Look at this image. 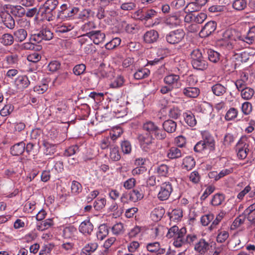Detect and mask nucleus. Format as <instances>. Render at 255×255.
Listing matches in <instances>:
<instances>
[{"mask_svg": "<svg viewBox=\"0 0 255 255\" xmlns=\"http://www.w3.org/2000/svg\"><path fill=\"white\" fill-rule=\"evenodd\" d=\"M110 157L113 161H118L121 158L118 147L112 145L110 147Z\"/></svg>", "mask_w": 255, "mask_h": 255, "instance_id": "49530a36", "label": "nucleus"}, {"mask_svg": "<svg viewBox=\"0 0 255 255\" xmlns=\"http://www.w3.org/2000/svg\"><path fill=\"white\" fill-rule=\"evenodd\" d=\"M196 162L193 157L188 156L183 159L182 168L187 171L191 170L195 166Z\"/></svg>", "mask_w": 255, "mask_h": 255, "instance_id": "5701e85b", "label": "nucleus"}, {"mask_svg": "<svg viewBox=\"0 0 255 255\" xmlns=\"http://www.w3.org/2000/svg\"><path fill=\"white\" fill-rule=\"evenodd\" d=\"M152 135H153L158 140H163L166 137V134L165 131L162 130L157 126L152 133Z\"/></svg>", "mask_w": 255, "mask_h": 255, "instance_id": "5fc2aeb1", "label": "nucleus"}, {"mask_svg": "<svg viewBox=\"0 0 255 255\" xmlns=\"http://www.w3.org/2000/svg\"><path fill=\"white\" fill-rule=\"evenodd\" d=\"M14 110V107L10 104L5 105L0 111V115L3 117H6L10 115Z\"/></svg>", "mask_w": 255, "mask_h": 255, "instance_id": "13d9d810", "label": "nucleus"}, {"mask_svg": "<svg viewBox=\"0 0 255 255\" xmlns=\"http://www.w3.org/2000/svg\"><path fill=\"white\" fill-rule=\"evenodd\" d=\"M211 89L214 94L217 96L223 95L227 91V88L220 83L214 85Z\"/></svg>", "mask_w": 255, "mask_h": 255, "instance_id": "2f4dec72", "label": "nucleus"}, {"mask_svg": "<svg viewBox=\"0 0 255 255\" xmlns=\"http://www.w3.org/2000/svg\"><path fill=\"white\" fill-rule=\"evenodd\" d=\"M128 196L129 200L133 202L140 200L143 197V194L138 189H133L130 191L128 193Z\"/></svg>", "mask_w": 255, "mask_h": 255, "instance_id": "bb28decb", "label": "nucleus"}, {"mask_svg": "<svg viewBox=\"0 0 255 255\" xmlns=\"http://www.w3.org/2000/svg\"><path fill=\"white\" fill-rule=\"evenodd\" d=\"M243 142L241 140H240L237 144V155L238 157L241 159H245L248 153L249 149L248 148V145L244 144L242 146Z\"/></svg>", "mask_w": 255, "mask_h": 255, "instance_id": "aec40b11", "label": "nucleus"}, {"mask_svg": "<svg viewBox=\"0 0 255 255\" xmlns=\"http://www.w3.org/2000/svg\"><path fill=\"white\" fill-rule=\"evenodd\" d=\"M186 229L184 227L181 228L177 233V235L174 238L173 242L174 246L176 248H180L183 246V242L186 234Z\"/></svg>", "mask_w": 255, "mask_h": 255, "instance_id": "6ab92c4d", "label": "nucleus"}, {"mask_svg": "<svg viewBox=\"0 0 255 255\" xmlns=\"http://www.w3.org/2000/svg\"><path fill=\"white\" fill-rule=\"evenodd\" d=\"M183 93L187 97L195 98L199 95L200 90L196 87H188L184 88Z\"/></svg>", "mask_w": 255, "mask_h": 255, "instance_id": "b1692460", "label": "nucleus"}, {"mask_svg": "<svg viewBox=\"0 0 255 255\" xmlns=\"http://www.w3.org/2000/svg\"><path fill=\"white\" fill-rule=\"evenodd\" d=\"M224 199L225 197L223 194H216L212 198L211 204L215 206H219L222 204Z\"/></svg>", "mask_w": 255, "mask_h": 255, "instance_id": "603ef678", "label": "nucleus"}, {"mask_svg": "<svg viewBox=\"0 0 255 255\" xmlns=\"http://www.w3.org/2000/svg\"><path fill=\"white\" fill-rule=\"evenodd\" d=\"M106 204V200L105 198L97 199L95 201L93 206L96 210L99 211L104 208Z\"/></svg>", "mask_w": 255, "mask_h": 255, "instance_id": "680f3d73", "label": "nucleus"}, {"mask_svg": "<svg viewBox=\"0 0 255 255\" xmlns=\"http://www.w3.org/2000/svg\"><path fill=\"white\" fill-rule=\"evenodd\" d=\"M144 41L146 43H153L157 41L159 38L158 32L154 29L146 31L143 36Z\"/></svg>", "mask_w": 255, "mask_h": 255, "instance_id": "2eb2a0df", "label": "nucleus"}, {"mask_svg": "<svg viewBox=\"0 0 255 255\" xmlns=\"http://www.w3.org/2000/svg\"><path fill=\"white\" fill-rule=\"evenodd\" d=\"M238 114V111L237 109L235 108H231L227 112L225 116V119L227 121H232L237 118Z\"/></svg>", "mask_w": 255, "mask_h": 255, "instance_id": "c03bdc74", "label": "nucleus"}, {"mask_svg": "<svg viewBox=\"0 0 255 255\" xmlns=\"http://www.w3.org/2000/svg\"><path fill=\"white\" fill-rule=\"evenodd\" d=\"M79 10L78 7L73 6L69 3H63L58 10L57 19L65 20L77 14Z\"/></svg>", "mask_w": 255, "mask_h": 255, "instance_id": "f03ea898", "label": "nucleus"}, {"mask_svg": "<svg viewBox=\"0 0 255 255\" xmlns=\"http://www.w3.org/2000/svg\"><path fill=\"white\" fill-rule=\"evenodd\" d=\"M162 126L164 130L169 133L174 132L177 127L176 123L171 120L165 121Z\"/></svg>", "mask_w": 255, "mask_h": 255, "instance_id": "cd10ccee", "label": "nucleus"}, {"mask_svg": "<svg viewBox=\"0 0 255 255\" xmlns=\"http://www.w3.org/2000/svg\"><path fill=\"white\" fill-rule=\"evenodd\" d=\"M241 40L250 44L255 41V26L251 27L246 36L241 37Z\"/></svg>", "mask_w": 255, "mask_h": 255, "instance_id": "a878e982", "label": "nucleus"}, {"mask_svg": "<svg viewBox=\"0 0 255 255\" xmlns=\"http://www.w3.org/2000/svg\"><path fill=\"white\" fill-rule=\"evenodd\" d=\"M121 42V39L119 37H115L110 42L106 43L105 47L107 49H113L119 46Z\"/></svg>", "mask_w": 255, "mask_h": 255, "instance_id": "4d7b16f0", "label": "nucleus"}, {"mask_svg": "<svg viewBox=\"0 0 255 255\" xmlns=\"http://www.w3.org/2000/svg\"><path fill=\"white\" fill-rule=\"evenodd\" d=\"M229 233L228 231L221 230H218V234L217 237V241L218 243H222L229 237Z\"/></svg>", "mask_w": 255, "mask_h": 255, "instance_id": "bf43d9fd", "label": "nucleus"}, {"mask_svg": "<svg viewBox=\"0 0 255 255\" xmlns=\"http://www.w3.org/2000/svg\"><path fill=\"white\" fill-rule=\"evenodd\" d=\"M98 248V244L95 243H90L86 245L82 250V255H90L94 252Z\"/></svg>", "mask_w": 255, "mask_h": 255, "instance_id": "f704fd0d", "label": "nucleus"}, {"mask_svg": "<svg viewBox=\"0 0 255 255\" xmlns=\"http://www.w3.org/2000/svg\"><path fill=\"white\" fill-rule=\"evenodd\" d=\"M150 74V71L147 68L138 69L134 74L135 79L140 80L147 77Z\"/></svg>", "mask_w": 255, "mask_h": 255, "instance_id": "e433bc0d", "label": "nucleus"}, {"mask_svg": "<svg viewBox=\"0 0 255 255\" xmlns=\"http://www.w3.org/2000/svg\"><path fill=\"white\" fill-rule=\"evenodd\" d=\"M59 143H51L48 140H43L44 153L46 155H52L56 151L57 145Z\"/></svg>", "mask_w": 255, "mask_h": 255, "instance_id": "a211bd4d", "label": "nucleus"}, {"mask_svg": "<svg viewBox=\"0 0 255 255\" xmlns=\"http://www.w3.org/2000/svg\"><path fill=\"white\" fill-rule=\"evenodd\" d=\"M207 54L209 60L213 63H216L220 59V54L214 50H208Z\"/></svg>", "mask_w": 255, "mask_h": 255, "instance_id": "58836bf2", "label": "nucleus"}, {"mask_svg": "<svg viewBox=\"0 0 255 255\" xmlns=\"http://www.w3.org/2000/svg\"><path fill=\"white\" fill-rule=\"evenodd\" d=\"M94 230V226L89 219L83 221L79 227L80 232L85 235H90Z\"/></svg>", "mask_w": 255, "mask_h": 255, "instance_id": "ddd939ff", "label": "nucleus"}, {"mask_svg": "<svg viewBox=\"0 0 255 255\" xmlns=\"http://www.w3.org/2000/svg\"><path fill=\"white\" fill-rule=\"evenodd\" d=\"M122 26L128 33H133L136 29V25L135 24H128L125 21L122 22Z\"/></svg>", "mask_w": 255, "mask_h": 255, "instance_id": "69168bd1", "label": "nucleus"}, {"mask_svg": "<svg viewBox=\"0 0 255 255\" xmlns=\"http://www.w3.org/2000/svg\"><path fill=\"white\" fill-rule=\"evenodd\" d=\"M198 241L197 236L194 234L185 235L184 241L183 242V246L185 245H195Z\"/></svg>", "mask_w": 255, "mask_h": 255, "instance_id": "c9c22d12", "label": "nucleus"}, {"mask_svg": "<svg viewBox=\"0 0 255 255\" xmlns=\"http://www.w3.org/2000/svg\"><path fill=\"white\" fill-rule=\"evenodd\" d=\"M53 33L47 28H43L38 33L31 36L30 40L39 43L42 40H50L53 37Z\"/></svg>", "mask_w": 255, "mask_h": 255, "instance_id": "39448f33", "label": "nucleus"}, {"mask_svg": "<svg viewBox=\"0 0 255 255\" xmlns=\"http://www.w3.org/2000/svg\"><path fill=\"white\" fill-rule=\"evenodd\" d=\"M191 64L193 67L197 70H204L207 68L208 64L205 60L201 51L198 49H194L191 53Z\"/></svg>", "mask_w": 255, "mask_h": 255, "instance_id": "f257e3e1", "label": "nucleus"}, {"mask_svg": "<svg viewBox=\"0 0 255 255\" xmlns=\"http://www.w3.org/2000/svg\"><path fill=\"white\" fill-rule=\"evenodd\" d=\"M0 42L5 46L11 45L14 42V37L10 33H4L0 37Z\"/></svg>", "mask_w": 255, "mask_h": 255, "instance_id": "c85d7f7f", "label": "nucleus"}, {"mask_svg": "<svg viewBox=\"0 0 255 255\" xmlns=\"http://www.w3.org/2000/svg\"><path fill=\"white\" fill-rule=\"evenodd\" d=\"M58 4L59 1L58 0H47L42 5L53 11H55Z\"/></svg>", "mask_w": 255, "mask_h": 255, "instance_id": "6e6d98bb", "label": "nucleus"}, {"mask_svg": "<svg viewBox=\"0 0 255 255\" xmlns=\"http://www.w3.org/2000/svg\"><path fill=\"white\" fill-rule=\"evenodd\" d=\"M254 93L255 92L253 89L247 87L241 91V96L244 100H249L253 97Z\"/></svg>", "mask_w": 255, "mask_h": 255, "instance_id": "37998d69", "label": "nucleus"}, {"mask_svg": "<svg viewBox=\"0 0 255 255\" xmlns=\"http://www.w3.org/2000/svg\"><path fill=\"white\" fill-rule=\"evenodd\" d=\"M61 66L59 62L56 60L51 61L47 66L48 70L52 72H54L58 70Z\"/></svg>", "mask_w": 255, "mask_h": 255, "instance_id": "338daca9", "label": "nucleus"}, {"mask_svg": "<svg viewBox=\"0 0 255 255\" xmlns=\"http://www.w3.org/2000/svg\"><path fill=\"white\" fill-rule=\"evenodd\" d=\"M235 41H231V40L220 39L218 41V45L221 47L230 50L234 48Z\"/></svg>", "mask_w": 255, "mask_h": 255, "instance_id": "4c0bfd02", "label": "nucleus"}, {"mask_svg": "<svg viewBox=\"0 0 255 255\" xmlns=\"http://www.w3.org/2000/svg\"><path fill=\"white\" fill-rule=\"evenodd\" d=\"M202 140L208 150L213 151L215 149V141L213 136L208 132L204 131L202 132Z\"/></svg>", "mask_w": 255, "mask_h": 255, "instance_id": "1a4fd4ad", "label": "nucleus"}, {"mask_svg": "<svg viewBox=\"0 0 255 255\" xmlns=\"http://www.w3.org/2000/svg\"><path fill=\"white\" fill-rule=\"evenodd\" d=\"M109 234L108 227L105 224H102L99 227L97 237L100 240H103Z\"/></svg>", "mask_w": 255, "mask_h": 255, "instance_id": "72a5a7b5", "label": "nucleus"}, {"mask_svg": "<svg viewBox=\"0 0 255 255\" xmlns=\"http://www.w3.org/2000/svg\"><path fill=\"white\" fill-rule=\"evenodd\" d=\"M86 70V66L83 64L76 65L73 69V73L77 76H79L84 73Z\"/></svg>", "mask_w": 255, "mask_h": 255, "instance_id": "774afa93", "label": "nucleus"}, {"mask_svg": "<svg viewBox=\"0 0 255 255\" xmlns=\"http://www.w3.org/2000/svg\"><path fill=\"white\" fill-rule=\"evenodd\" d=\"M11 13L16 17H22L25 14V9L21 5H13L10 7Z\"/></svg>", "mask_w": 255, "mask_h": 255, "instance_id": "393cba45", "label": "nucleus"}, {"mask_svg": "<svg viewBox=\"0 0 255 255\" xmlns=\"http://www.w3.org/2000/svg\"><path fill=\"white\" fill-rule=\"evenodd\" d=\"M209 244L204 239L198 240L195 244L194 250L197 252L202 255L206 253L209 249Z\"/></svg>", "mask_w": 255, "mask_h": 255, "instance_id": "4468645a", "label": "nucleus"}, {"mask_svg": "<svg viewBox=\"0 0 255 255\" xmlns=\"http://www.w3.org/2000/svg\"><path fill=\"white\" fill-rule=\"evenodd\" d=\"M54 248V245L48 244L42 246L39 255H50L51 251Z\"/></svg>", "mask_w": 255, "mask_h": 255, "instance_id": "052dcab7", "label": "nucleus"}, {"mask_svg": "<svg viewBox=\"0 0 255 255\" xmlns=\"http://www.w3.org/2000/svg\"><path fill=\"white\" fill-rule=\"evenodd\" d=\"M53 224L52 219H47L41 223L40 225H37L36 228L39 231H44L52 227Z\"/></svg>", "mask_w": 255, "mask_h": 255, "instance_id": "de8ad7c7", "label": "nucleus"}, {"mask_svg": "<svg viewBox=\"0 0 255 255\" xmlns=\"http://www.w3.org/2000/svg\"><path fill=\"white\" fill-rule=\"evenodd\" d=\"M138 139L141 148L146 152L149 151L154 147V138L150 134H139Z\"/></svg>", "mask_w": 255, "mask_h": 255, "instance_id": "7ed1b4c3", "label": "nucleus"}, {"mask_svg": "<svg viewBox=\"0 0 255 255\" xmlns=\"http://www.w3.org/2000/svg\"><path fill=\"white\" fill-rule=\"evenodd\" d=\"M185 32L183 29H178L170 31L166 35V39L167 42L172 44L179 43L183 39Z\"/></svg>", "mask_w": 255, "mask_h": 255, "instance_id": "423d86ee", "label": "nucleus"}, {"mask_svg": "<svg viewBox=\"0 0 255 255\" xmlns=\"http://www.w3.org/2000/svg\"><path fill=\"white\" fill-rule=\"evenodd\" d=\"M77 230L73 226L66 227L63 230V236L66 239L71 238L74 236Z\"/></svg>", "mask_w": 255, "mask_h": 255, "instance_id": "3c124183", "label": "nucleus"}, {"mask_svg": "<svg viewBox=\"0 0 255 255\" xmlns=\"http://www.w3.org/2000/svg\"><path fill=\"white\" fill-rule=\"evenodd\" d=\"M167 157L170 159H176L181 157L182 155L181 150L177 147H171L168 150Z\"/></svg>", "mask_w": 255, "mask_h": 255, "instance_id": "c756f323", "label": "nucleus"}, {"mask_svg": "<svg viewBox=\"0 0 255 255\" xmlns=\"http://www.w3.org/2000/svg\"><path fill=\"white\" fill-rule=\"evenodd\" d=\"M173 191V187L171 183L166 181L160 185V190L157 194V197L160 201L167 200Z\"/></svg>", "mask_w": 255, "mask_h": 255, "instance_id": "20e7f679", "label": "nucleus"}, {"mask_svg": "<svg viewBox=\"0 0 255 255\" xmlns=\"http://www.w3.org/2000/svg\"><path fill=\"white\" fill-rule=\"evenodd\" d=\"M83 36H87L93 41L94 44L97 45L103 43L106 37L105 34L101 30H92L87 32Z\"/></svg>", "mask_w": 255, "mask_h": 255, "instance_id": "0eeeda50", "label": "nucleus"}, {"mask_svg": "<svg viewBox=\"0 0 255 255\" xmlns=\"http://www.w3.org/2000/svg\"><path fill=\"white\" fill-rule=\"evenodd\" d=\"M30 81L26 75L18 76L14 81L16 88L20 90H23L27 88L30 85Z\"/></svg>", "mask_w": 255, "mask_h": 255, "instance_id": "f8f14e48", "label": "nucleus"}, {"mask_svg": "<svg viewBox=\"0 0 255 255\" xmlns=\"http://www.w3.org/2000/svg\"><path fill=\"white\" fill-rule=\"evenodd\" d=\"M180 12L179 11L173 13L167 16L165 19V23L172 26H177L181 22Z\"/></svg>", "mask_w": 255, "mask_h": 255, "instance_id": "dca6fc26", "label": "nucleus"}, {"mask_svg": "<svg viewBox=\"0 0 255 255\" xmlns=\"http://www.w3.org/2000/svg\"><path fill=\"white\" fill-rule=\"evenodd\" d=\"M247 2L246 0H235L232 4L234 9L238 11H241L247 7Z\"/></svg>", "mask_w": 255, "mask_h": 255, "instance_id": "a19ab883", "label": "nucleus"}, {"mask_svg": "<svg viewBox=\"0 0 255 255\" xmlns=\"http://www.w3.org/2000/svg\"><path fill=\"white\" fill-rule=\"evenodd\" d=\"M237 64L233 62V60L230 59H225L222 62V66L224 69L227 71L232 72L234 71L236 68Z\"/></svg>", "mask_w": 255, "mask_h": 255, "instance_id": "7c9ffc66", "label": "nucleus"}, {"mask_svg": "<svg viewBox=\"0 0 255 255\" xmlns=\"http://www.w3.org/2000/svg\"><path fill=\"white\" fill-rule=\"evenodd\" d=\"M157 126L151 121H147L143 124V129L147 131V133L152 135Z\"/></svg>", "mask_w": 255, "mask_h": 255, "instance_id": "a18cd8bd", "label": "nucleus"}, {"mask_svg": "<svg viewBox=\"0 0 255 255\" xmlns=\"http://www.w3.org/2000/svg\"><path fill=\"white\" fill-rule=\"evenodd\" d=\"M248 53L246 52H242L241 53H235L234 54L232 57L231 58V59L233 60V62H234V60H236L238 61H240L242 63L246 62L247 60L249 58Z\"/></svg>", "mask_w": 255, "mask_h": 255, "instance_id": "09e8293b", "label": "nucleus"}, {"mask_svg": "<svg viewBox=\"0 0 255 255\" xmlns=\"http://www.w3.org/2000/svg\"><path fill=\"white\" fill-rule=\"evenodd\" d=\"M14 35L17 41L22 42L27 37V31L24 29H19L14 32Z\"/></svg>", "mask_w": 255, "mask_h": 255, "instance_id": "79ce46f5", "label": "nucleus"}, {"mask_svg": "<svg viewBox=\"0 0 255 255\" xmlns=\"http://www.w3.org/2000/svg\"><path fill=\"white\" fill-rule=\"evenodd\" d=\"M140 248V244L138 242L133 241L127 245V249L129 253L135 254L138 252Z\"/></svg>", "mask_w": 255, "mask_h": 255, "instance_id": "8fccbe9b", "label": "nucleus"}, {"mask_svg": "<svg viewBox=\"0 0 255 255\" xmlns=\"http://www.w3.org/2000/svg\"><path fill=\"white\" fill-rule=\"evenodd\" d=\"M71 190L72 194L77 195L82 191V186L79 182L74 180L72 182Z\"/></svg>", "mask_w": 255, "mask_h": 255, "instance_id": "864d4df0", "label": "nucleus"}, {"mask_svg": "<svg viewBox=\"0 0 255 255\" xmlns=\"http://www.w3.org/2000/svg\"><path fill=\"white\" fill-rule=\"evenodd\" d=\"M48 139L46 140H51L55 143H60L62 141V139L60 138L59 136L58 131L54 128L50 129L46 134Z\"/></svg>", "mask_w": 255, "mask_h": 255, "instance_id": "4be33fe9", "label": "nucleus"}, {"mask_svg": "<svg viewBox=\"0 0 255 255\" xmlns=\"http://www.w3.org/2000/svg\"><path fill=\"white\" fill-rule=\"evenodd\" d=\"M24 150L25 143L21 141L11 147L10 153L13 156H19L23 153Z\"/></svg>", "mask_w": 255, "mask_h": 255, "instance_id": "412c9836", "label": "nucleus"}, {"mask_svg": "<svg viewBox=\"0 0 255 255\" xmlns=\"http://www.w3.org/2000/svg\"><path fill=\"white\" fill-rule=\"evenodd\" d=\"M3 24L8 28L12 29L15 26V21L12 16L6 12H2L0 14Z\"/></svg>", "mask_w": 255, "mask_h": 255, "instance_id": "f3484780", "label": "nucleus"}, {"mask_svg": "<svg viewBox=\"0 0 255 255\" xmlns=\"http://www.w3.org/2000/svg\"><path fill=\"white\" fill-rule=\"evenodd\" d=\"M164 82L171 88L178 89L181 86L180 76L178 75L170 74L164 78Z\"/></svg>", "mask_w": 255, "mask_h": 255, "instance_id": "6e6552de", "label": "nucleus"}, {"mask_svg": "<svg viewBox=\"0 0 255 255\" xmlns=\"http://www.w3.org/2000/svg\"><path fill=\"white\" fill-rule=\"evenodd\" d=\"M182 211L180 209L173 210L170 214V218L172 220H179L182 217Z\"/></svg>", "mask_w": 255, "mask_h": 255, "instance_id": "0e129e2a", "label": "nucleus"}, {"mask_svg": "<svg viewBox=\"0 0 255 255\" xmlns=\"http://www.w3.org/2000/svg\"><path fill=\"white\" fill-rule=\"evenodd\" d=\"M159 244L158 242L147 243L146 245V249L150 253H155L158 249Z\"/></svg>", "mask_w": 255, "mask_h": 255, "instance_id": "e2e57ef3", "label": "nucleus"}, {"mask_svg": "<svg viewBox=\"0 0 255 255\" xmlns=\"http://www.w3.org/2000/svg\"><path fill=\"white\" fill-rule=\"evenodd\" d=\"M184 120L186 124L190 127H193L196 124L197 121L193 114L191 112L184 113Z\"/></svg>", "mask_w": 255, "mask_h": 255, "instance_id": "473e14b6", "label": "nucleus"}, {"mask_svg": "<svg viewBox=\"0 0 255 255\" xmlns=\"http://www.w3.org/2000/svg\"><path fill=\"white\" fill-rule=\"evenodd\" d=\"M112 231L113 234L116 236L123 234L125 232L124 224L121 222L117 223L112 227Z\"/></svg>", "mask_w": 255, "mask_h": 255, "instance_id": "ea45409f", "label": "nucleus"}, {"mask_svg": "<svg viewBox=\"0 0 255 255\" xmlns=\"http://www.w3.org/2000/svg\"><path fill=\"white\" fill-rule=\"evenodd\" d=\"M217 28V23L215 21H210L206 23L200 32L202 37H207L215 31Z\"/></svg>", "mask_w": 255, "mask_h": 255, "instance_id": "9d476101", "label": "nucleus"}, {"mask_svg": "<svg viewBox=\"0 0 255 255\" xmlns=\"http://www.w3.org/2000/svg\"><path fill=\"white\" fill-rule=\"evenodd\" d=\"M55 11H53L43 5H41L38 10V14L41 17V19L48 21L53 20L55 17Z\"/></svg>", "mask_w": 255, "mask_h": 255, "instance_id": "9b49d317", "label": "nucleus"}]
</instances>
